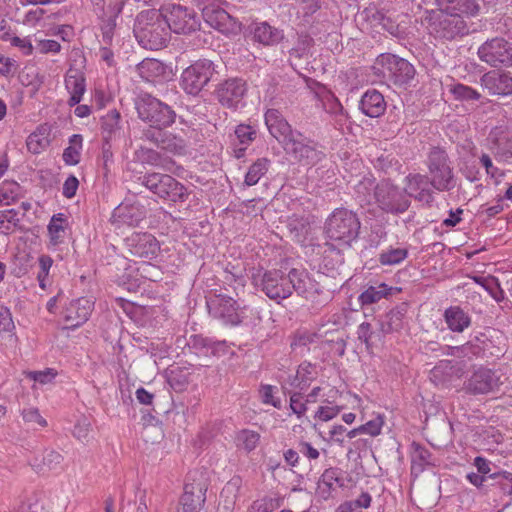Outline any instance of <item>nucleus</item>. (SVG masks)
I'll list each match as a JSON object with an SVG mask.
<instances>
[{
    "instance_id": "obj_27",
    "label": "nucleus",
    "mask_w": 512,
    "mask_h": 512,
    "mask_svg": "<svg viewBox=\"0 0 512 512\" xmlns=\"http://www.w3.org/2000/svg\"><path fill=\"white\" fill-rule=\"evenodd\" d=\"M312 369L313 366L311 363L303 362L300 364L296 373L294 375H289L282 384L283 390H286L287 386L300 391L306 390L315 379Z\"/></svg>"
},
{
    "instance_id": "obj_1",
    "label": "nucleus",
    "mask_w": 512,
    "mask_h": 512,
    "mask_svg": "<svg viewBox=\"0 0 512 512\" xmlns=\"http://www.w3.org/2000/svg\"><path fill=\"white\" fill-rule=\"evenodd\" d=\"M134 36L139 45L147 50H160L169 41V30L164 15L149 9L140 12L133 28Z\"/></svg>"
},
{
    "instance_id": "obj_39",
    "label": "nucleus",
    "mask_w": 512,
    "mask_h": 512,
    "mask_svg": "<svg viewBox=\"0 0 512 512\" xmlns=\"http://www.w3.org/2000/svg\"><path fill=\"white\" fill-rule=\"evenodd\" d=\"M83 137L80 134H73L69 138V146L63 151V161L66 165L74 166L80 162Z\"/></svg>"
},
{
    "instance_id": "obj_36",
    "label": "nucleus",
    "mask_w": 512,
    "mask_h": 512,
    "mask_svg": "<svg viewBox=\"0 0 512 512\" xmlns=\"http://www.w3.org/2000/svg\"><path fill=\"white\" fill-rule=\"evenodd\" d=\"M121 115L116 109L109 110L101 117V133L103 140H111L116 137L121 126Z\"/></svg>"
},
{
    "instance_id": "obj_3",
    "label": "nucleus",
    "mask_w": 512,
    "mask_h": 512,
    "mask_svg": "<svg viewBox=\"0 0 512 512\" xmlns=\"http://www.w3.org/2000/svg\"><path fill=\"white\" fill-rule=\"evenodd\" d=\"M135 108L138 117L151 127H169L175 122V111L150 94L139 95L135 100Z\"/></svg>"
},
{
    "instance_id": "obj_51",
    "label": "nucleus",
    "mask_w": 512,
    "mask_h": 512,
    "mask_svg": "<svg viewBox=\"0 0 512 512\" xmlns=\"http://www.w3.org/2000/svg\"><path fill=\"white\" fill-rule=\"evenodd\" d=\"M470 32V26L464 16L450 12V38L464 36Z\"/></svg>"
},
{
    "instance_id": "obj_46",
    "label": "nucleus",
    "mask_w": 512,
    "mask_h": 512,
    "mask_svg": "<svg viewBox=\"0 0 512 512\" xmlns=\"http://www.w3.org/2000/svg\"><path fill=\"white\" fill-rule=\"evenodd\" d=\"M20 225V218L15 209L0 211V233L9 235Z\"/></svg>"
},
{
    "instance_id": "obj_4",
    "label": "nucleus",
    "mask_w": 512,
    "mask_h": 512,
    "mask_svg": "<svg viewBox=\"0 0 512 512\" xmlns=\"http://www.w3.org/2000/svg\"><path fill=\"white\" fill-rule=\"evenodd\" d=\"M218 64L209 59H199L185 68L181 74L180 85L190 95H198L218 74Z\"/></svg>"
},
{
    "instance_id": "obj_41",
    "label": "nucleus",
    "mask_w": 512,
    "mask_h": 512,
    "mask_svg": "<svg viewBox=\"0 0 512 512\" xmlns=\"http://www.w3.org/2000/svg\"><path fill=\"white\" fill-rule=\"evenodd\" d=\"M407 257L406 248L389 246L380 252L378 261L383 266H393L402 263Z\"/></svg>"
},
{
    "instance_id": "obj_15",
    "label": "nucleus",
    "mask_w": 512,
    "mask_h": 512,
    "mask_svg": "<svg viewBox=\"0 0 512 512\" xmlns=\"http://www.w3.org/2000/svg\"><path fill=\"white\" fill-rule=\"evenodd\" d=\"M207 485L202 481L185 484L177 512H198L206 500Z\"/></svg>"
},
{
    "instance_id": "obj_22",
    "label": "nucleus",
    "mask_w": 512,
    "mask_h": 512,
    "mask_svg": "<svg viewBox=\"0 0 512 512\" xmlns=\"http://www.w3.org/2000/svg\"><path fill=\"white\" fill-rule=\"evenodd\" d=\"M392 330L391 322H362L358 328V338L366 344L367 350L382 341Z\"/></svg>"
},
{
    "instance_id": "obj_45",
    "label": "nucleus",
    "mask_w": 512,
    "mask_h": 512,
    "mask_svg": "<svg viewBox=\"0 0 512 512\" xmlns=\"http://www.w3.org/2000/svg\"><path fill=\"white\" fill-rule=\"evenodd\" d=\"M224 284L233 288L234 291L244 289L246 280L241 270H238L234 265L229 263L223 272Z\"/></svg>"
},
{
    "instance_id": "obj_17",
    "label": "nucleus",
    "mask_w": 512,
    "mask_h": 512,
    "mask_svg": "<svg viewBox=\"0 0 512 512\" xmlns=\"http://www.w3.org/2000/svg\"><path fill=\"white\" fill-rule=\"evenodd\" d=\"M286 276L287 279H289L290 295L293 290H295L298 295L305 297H309L320 291L319 283L312 279L305 269L293 268Z\"/></svg>"
},
{
    "instance_id": "obj_52",
    "label": "nucleus",
    "mask_w": 512,
    "mask_h": 512,
    "mask_svg": "<svg viewBox=\"0 0 512 512\" xmlns=\"http://www.w3.org/2000/svg\"><path fill=\"white\" fill-rule=\"evenodd\" d=\"M450 10L462 16H471L477 13L478 6L475 0H450Z\"/></svg>"
},
{
    "instance_id": "obj_12",
    "label": "nucleus",
    "mask_w": 512,
    "mask_h": 512,
    "mask_svg": "<svg viewBox=\"0 0 512 512\" xmlns=\"http://www.w3.org/2000/svg\"><path fill=\"white\" fill-rule=\"evenodd\" d=\"M125 245L131 255L153 259L160 250L159 242L150 233L134 232L125 239Z\"/></svg>"
},
{
    "instance_id": "obj_11",
    "label": "nucleus",
    "mask_w": 512,
    "mask_h": 512,
    "mask_svg": "<svg viewBox=\"0 0 512 512\" xmlns=\"http://www.w3.org/2000/svg\"><path fill=\"white\" fill-rule=\"evenodd\" d=\"M247 92L242 78H229L218 85L216 97L220 104L229 109H237Z\"/></svg>"
},
{
    "instance_id": "obj_37",
    "label": "nucleus",
    "mask_w": 512,
    "mask_h": 512,
    "mask_svg": "<svg viewBox=\"0 0 512 512\" xmlns=\"http://www.w3.org/2000/svg\"><path fill=\"white\" fill-rule=\"evenodd\" d=\"M62 461L63 456L59 452L54 450H46L41 460L35 457L31 461V466L37 472H44L46 470H56L60 468Z\"/></svg>"
},
{
    "instance_id": "obj_43",
    "label": "nucleus",
    "mask_w": 512,
    "mask_h": 512,
    "mask_svg": "<svg viewBox=\"0 0 512 512\" xmlns=\"http://www.w3.org/2000/svg\"><path fill=\"white\" fill-rule=\"evenodd\" d=\"M375 179L364 176L354 187L355 195L361 203H370L376 191Z\"/></svg>"
},
{
    "instance_id": "obj_16",
    "label": "nucleus",
    "mask_w": 512,
    "mask_h": 512,
    "mask_svg": "<svg viewBox=\"0 0 512 512\" xmlns=\"http://www.w3.org/2000/svg\"><path fill=\"white\" fill-rule=\"evenodd\" d=\"M500 385V377L495 372L480 368L469 379L467 389L473 394H487L497 390Z\"/></svg>"
},
{
    "instance_id": "obj_7",
    "label": "nucleus",
    "mask_w": 512,
    "mask_h": 512,
    "mask_svg": "<svg viewBox=\"0 0 512 512\" xmlns=\"http://www.w3.org/2000/svg\"><path fill=\"white\" fill-rule=\"evenodd\" d=\"M280 144L287 154L307 165L320 161L323 156L322 152L316 149L314 142L298 130L291 132V135L284 138Z\"/></svg>"
},
{
    "instance_id": "obj_49",
    "label": "nucleus",
    "mask_w": 512,
    "mask_h": 512,
    "mask_svg": "<svg viewBox=\"0 0 512 512\" xmlns=\"http://www.w3.org/2000/svg\"><path fill=\"white\" fill-rule=\"evenodd\" d=\"M143 309L144 308L142 306H138L135 303L123 298H118L115 300L114 310L119 318H121L120 311H122L124 315H126L131 320H134L135 318L142 315Z\"/></svg>"
},
{
    "instance_id": "obj_64",
    "label": "nucleus",
    "mask_w": 512,
    "mask_h": 512,
    "mask_svg": "<svg viewBox=\"0 0 512 512\" xmlns=\"http://www.w3.org/2000/svg\"><path fill=\"white\" fill-rule=\"evenodd\" d=\"M21 414L26 423H36L42 427L47 425L46 420L40 415L37 408L23 409Z\"/></svg>"
},
{
    "instance_id": "obj_10",
    "label": "nucleus",
    "mask_w": 512,
    "mask_h": 512,
    "mask_svg": "<svg viewBox=\"0 0 512 512\" xmlns=\"http://www.w3.org/2000/svg\"><path fill=\"white\" fill-rule=\"evenodd\" d=\"M428 168L432 187L438 191L448 189V155L444 148L433 147L428 155Z\"/></svg>"
},
{
    "instance_id": "obj_44",
    "label": "nucleus",
    "mask_w": 512,
    "mask_h": 512,
    "mask_svg": "<svg viewBox=\"0 0 512 512\" xmlns=\"http://www.w3.org/2000/svg\"><path fill=\"white\" fill-rule=\"evenodd\" d=\"M187 144V140L182 136L166 131L160 148L173 154L182 155L186 152Z\"/></svg>"
},
{
    "instance_id": "obj_30",
    "label": "nucleus",
    "mask_w": 512,
    "mask_h": 512,
    "mask_svg": "<svg viewBox=\"0 0 512 512\" xmlns=\"http://www.w3.org/2000/svg\"><path fill=\"white\" fill-rule=\"evenodd\" d=\"M138 75L147 82H156L166 73L165 65L154 58H146L136 66Z\"/></svg>"
},
{
    "instance_id": "obj_18",
    "label": "nucleus",
    "mask_w": 512,
    "mask_h": 512,
    "mask_svg": "<svg viewBox=\"0 0 512 512\" xmlns=\"http://www.w3.org/2000/svg\"><path fill=\"white\" fill-rule=\"evenodd\" d=\"M406 185L403 189L408 199L410 197L416 200L429 204L433 201L431 186L432 180L429 181L428 177L421 174H409L406 177Z\"/></svg>"
},
{
    "instance_id": "obj_34",
    "label": "nucleus",
    "mask_w": 512,
    "mask_h": 512,
    "mask_svg": "<svg viewBox=\"0 0 512 512\" xmlns=\"http://www.w3.org/2000/svg\"><path fill=\"white\" fill-rule=\"evenodd\" d=\"M398 291H400V289L389 287L385 283H380L377 286H370L365 291H363L359 295L358 301L362 306L370 305Z\"/></svg>"
},
{
    "instance_id": "obj_62",
    "label": "nucleus",
    "mask_w": 512,
    "mask_h": 512,
    "mask_svg": "<svg viewBox=\"0 0 512 512\" xmlns=\"http://www.w3.org/2000/svg\"><path fill=\"white\" fill-rule=\"evenodd\" d=\"M76 307V318L80 320H89V317L92 313V307L93 303L86 299V298H80L75 303Z\"/></svg>"
},
{
    "instance_id": "obj_19",
    "label": "nucleus",
    "mask_w": 512,
    "mask_h": 512,
    "mask_svg": "<svg viewBox=\"0 0 512 512\" xmlns=\"http://www.w3.org/2000/svg\"><path fill=\"white\" fill-rule=\"evenodd\" d=\"M344 474L346 473L338 467H329L323 471L318 481V489L323 498L330 497L336 487H348L351 477H344Z\"/></svg>"
},
{
    "instance_id": "obj_40",
    "label": "nucleus",
    "mask_w": 512,
    "mask_h": 512,
    "mask_svg": "<svg viewBox=\"0 0 512 512\" xmlns=\"http://www.w3.org/2000/svg\"><path fill=\"white\" fill-rule=\"evenodd\" d=\"M271 161L268 158L257 159L249 168L245 175L244 183L247 186L256 185L259 180L268 172Z\"/></svg>"
},
{
    "instance_id": "obj_8",
    "label": "nucleus",
    "mask_w": 512,
    "mask_h": 512,
    "mask_svg": "<svg viewBox=\"0 0 512 512\" xmlns=\"http://www.w3.org/2000/svg\"><path fill=\"white\" fill-rule=\"evenodd\" d=\"M477 55L491 67L512 66V43L501 37L487 40L479 46Z\"/></svg>"
},
{
    "instance_id": "obj_50",
    "label": "nucleus",
    "mask_w": 512,
    "mask_h": 512,
    "mask_svg": "<svg viewBox=\"0 0 512 512\" xmlns=\"http://www.w3.org/2000/svg\"><path fill=\"white\" fill-rule=\"evenodd\" d=\"M26 145L29 152L40 154L49 146V139L41 130H38L28 136Z\"/></svg>"
},
{
    "instance_id": "obj_25",
    "label": "nucleus",
    "mask_w": 512,
    "mask_h": 512,
    "mask_svg": "<svg viewBox=\"0 0 512 512\" xmlns=\"http://www.w3.org/2000/svg\"><path fill=\"white\" fill-rule=\"evenodd\" d=\"M143 218L142 210L134 205H119L112 213V222L118 227L137 226Z\"/></svg>"
},
{
    "instance_id": "obj_31",
    "label": "nucleus",
    "mask_w": 512,
    "mask_h": 512,
    "mask_svg": "<svg viewBox=\"0 0 512 512\" xmlns=\"http://www.w3.org/2000/svg\"><path fill=\"white\" fill-rule=\"evenodd\" d=\"M426 19L429 34L444 42L448 36V12L431 11Z\"/></svg>"
},
{
    "instance_id": "obj_23",
    "label": "nucleus",
    "mask_w": 512,
    "mask_h": 512,
    "mask_svg": "<svg viewBox=\"0 0 512 512\" xmlns=\"http://www.w3.org/2000/svg\"><path fill=\"white\" fill-rule=\"evenodd\" d=\"M387 108V103L382 93L376 89H368L359 101V109L370 118L382 116Z\"/></svg>"
},
{
    "instance_id": "obj_58",
    "label": "nucleus",
    "mask_w": 512,
    "mask_h": 512,
    "mask_svg": "<svg viewBox=\"0 0 512 512\" xmlns=\"http://www.w3.org/2000/svg\"><path fill=\"white\" fill-rule=\"evenodd\" d=\"M430 380L437 386L446 387L448 373L446 372V362L441 361L430 372Z\"/></svg>"
},
{
    "instance_id": "obj_6",
    "label": "nucleus",
    "mask_w": 512,
    "mask_h": 512,
    "mask_svg": "<svg viewBox=\"0 0 512 512\" xmlns=\"http://www.w3.org/2000/svg\"><path fill=\"white\" fill-rule=\"evenodd\" d=\"M373 198L378 207L386 213L401 214L410 206V200L404 190L386 179L377 183Z\"/></svg>"
},
{
    "instance_id": "obj_53",
    "label": "nucleus",
    "mask_w": 512,
    "mask_h": 512,
    "mask_svg": "<svg viewBox=\"0 0 512 512\" xmlns=\"http://www.w3.org/2000/svg\"><path fill=\"white\" fill-rule=\"evenodd\" d=\"M497 302L503 299V291L500 289L499 283L494 277L474 278Z\"/></svg>"
},
{
    "instance_id": "obj_61",
    "label": "nucleus",
    "mask_w": 512,
    "mask_h": 512,
    "mask_svg": "<svg viewBox=\"0 0 512 512\" xmlns=\"http://www.w3.org/2000/svg\"><path fill=\"white\" fill-rule=\"evenodd\" d=\"M116 27V20L113 17H108L106 20H103L101 24V32H102V43L105 45H111L114 37V31Z\"/></svg>"
},
{
    "instance_id": "obj_47",
    "label": "nucleus",
    "mask_w": 512,
    "mask_h": 512,
    "mask_svg": "<svg viewBox=\"0 0 512 512\" xmlns=\"http://www.w3.org/2000/svg\"><path fill=\"white\" fill-rule=\"evenodd\" d=\"M314 40L308 34L298 35L296 44L288 50V54L291 59L300 60L308 55L310 48L312 47Z\"/></svg>"
},
{
    "instance_id": "obj_2",
    "label": "nucleus",
    "mask_w": 512,
    "mask_h": 512,
    "mask_svg": "<svg viewBox=\"0 0 512 512\" xmlns=\"http://www.w3.org/2000/svg\"><path fill=\"white\" fill-rule=\"evenodd\" d=\"M360 226L356 213L346 208H337L326 219L324 229L330 240L350 246L358 238Z\"/></svg>"
},
{
    "instance_id": "obj_59",
    "label": "nucleus",
    "mask_w": 512,
    "mask_h": 512,
    "mask_svg": "<svg viewBox=\"0 0 512 512\" xmlns=\"http://www.w3.org/2000/svg\"><path fill=\"white\" fill-rule=\"evenodd\" d=\"M277 388L275 386L264 384L260 387V395L264 404H269L275 408H280L281 401L279 398L274 397V392Z\"/></svg>"
},
{
    "instance_id": "obj_20",
    "label": "nucleus",
    "mask_w": 512,
    "mask_h": 512,
    "mask_svg": "<svg viewBox=\"0 0 512 512\" xmlns=\"http://www.w3.org/2000/svg\"><path fill=\"white\" fill-rule=\"evenodd\" d=\"M264 121L270 135L279 143L294 131L278 109H267L264 113Z\"/></svg>"
},
{
    "instance_id": "obj_13",
    "label": "nucleus",
    "mask_w": 512,
    "mask_h": 512,
    "mask_svg": "<svg viewBox=\"0 0 512 512\" xmlns=\"http://www.w3.org/2000/svg\"><path fill=\"white\" fill-rule=\"evenodd\" d=\"M480 85L490 96L512 95V75L510 72L491 70L480 78Z\"/></svg>"
},
{
    "instance_id": "obj_29",
    "label": "nucleus",
    "mask_w": 512,
    "mask_h": 512,
    "mask_svg": "<svg viewBox=\"0 0 512 512\" xmlns=\"http://www.w3.org/2000/svg\"><path fill=\"white\" fill-rule=\"evenodd\" d=\"M411 448L412 475L418 476L425 470L426 467L435 465L432 455L426 447L420 445L419 443L413 442Z\"/></svg>"
},
{
    "instance_id": "obj_14",
    "label": "nucleus",
    "mask_w": 512,
    "mask_h": 512,
    "mask_svg": "<svg viewBox=\"0 0 512 512\" xmlns=\"http://www.w3.org/2000/svg\"><path fill=\"white\" fill-rule=\"evenodd\" d=\"M261 290L273 300H281L290 296L289 279L280 270L266 271L260 278Z\"/></svg>"
},
{
    "instance_id": "obj_33",
    "label": "nucleus",
    "mask_w": 512,
    "mask_h": 512,
    "mask_svg": "<svg viewBox=\"0 0 512 512\" xmlns=\"http://www.w3.org/2000/svg\"><path fill=\"white\" fill-rule=\"evenodd\" d=\"M189 192L187 188L168 174L167 183H165L161 199L171 203H182L187 200Z\"/></svg>"
},
{
    "instance_id": "obj_24",
    "label": "nucleus",
    "mask_w": 512,
    "mask_h": 512,
    "mask_svg": "<svg viewBox=\"0 0 512 512\" xmlns=\"http://www.w3.org/2000/svg\"><path fill=\"white\" fill-rule=\"evenodd\" d=\"M65 87L70 94L69 106L78 105L86 90L85 78L82 72L77 69H69L65 76Z\"/></svg>"
},
{
    "instance_id": "obj_48",
    "label": "nucleus",
    "mask_w": 512,
    "mask_h": 512,
    "mask_svg": "<svg viewBox=\"0 0 512 512\" xmlns=\"http://www.w3.org/2000/svg\"><path fill=\"white\" fill-rule=\"evenodd\" d=\"M259 440L260 434L249 429L239 431L236 436L237 446L248 453L257 447Z\"/></svg>"
},
{
    "instance_id": "obj_21",
    "label": "nucleus",
    "mask_w": 512,
    "mask_h": 512,
    "mask_svg": "<svg viewBox=\"0 0 512 512\" xmlns=\"http://www.w3.org/2000/svg\"><path fill=\"white\" fill-rule=\"evenodd\" d=\"M207 307L211 317L219 320H239L237 314V302L229 296L216 295L207 301Z\"/></svg>"
},
{
    "instance_id": "obj_35",
    "label": "nucleus",
    "mask_w": 512,
    "mask_h": 512,
    "mask_svg": "<svg viewBox=\"0 0 512 512\" xmlns=\"http://www.w3.org/2000/svg\"><path fill=\"white\" fill-rule=\"evenodd\" d=\"M167 178L168 174L151 172L139 176L138 181L151 193L161 199L165 183H167Z\"/></svg>"
},
{
    "instance_id": "obj_54",
    "label": "nucleus",
    "mask_w": 512,
    "mask_h": 512,
    "mask_svg": "<svg viewBox=\"0 0 512 512\" xmlns=\"http://www.w3.org/2000/svg\"><path fill=\"white\" fill-rule=\"evenodd\" d=\"M450 91L456 98L463 100H479L481 97L477 90L462 84L453 85Z\"/></svg>"
},
{
    "instance_id": "obj_55",
    "label": "nucleus",
    "mask_w": 512,
    "mask_h": 512,
    "mask_svg": "<svg viewBox=\"0 0 512 512\" xmlns=\"http://www.w3.org/2000/svg\"><path fill=\"white\" fill-rule=\"evenodd\" d=\"M165 128L166 127H151L149 125L148 128L143 130L142 139L149 141L150 143L160 148L164 134L166 132L164 131Z\"/></svg>"
},
{
    "instance_id": "obj_28",
    "label": "nucleus",
    "mask_w": 512,
    "mask_h": 512,
    "mask_svg": "<svg viewBox=\"0 0 512 512\" xmlns=\"http://www.w3.org/2000/svg\"><path fill=\"white\" fill-rule=\"evenodd\" d=\"M253 36L255 41L263 45L274 46L284 39V32L264 21L255 24Z\"/></svg>"
},
{
    "instance_id": "obj_60",
    "label": "nucleus",
    "mask_w": 512,
    "mask_h": 512,
    "mask_svg": "<svg viewBox=\"0 0 512 512\" xmlns=\"http://www.w3.org/2000/svg\"><path fill=\"white\" fill-rule=\"evenodd\" d=\"M384 424L382 416L378 415L376 418L359 426L362 434H368L372 437L378 436L381 433Z\"/></svg>"
},
{
    "instance_id": "obj_57",
    "label": "nucleus",
    "mask_w": 512,
    "mask_h": 512,
    "mask_svg": "<svg viewBox=\"0 0 512 512\" xmlns=\"http://www.w3.org/2000/svg\"><path fill=\"white\" fill-rule=\"evenodd\" d=\"M57 376V371L53 368H46L42 371H28L26 372V377L38 382L40 384H47L53 381V379Z\"/></svg>"
},
{
    "instance_id": "obj_9",
    "label": "nucleus",
    "mask_w": 512,
    "mask_h": 512,
    "mask_svg": "<svg viewBox=\"0 0 512 512\" xmlns=\"http://www.w3.org/2000/svg\"><path fill=\"white\" fill-rule=\"evenodd\" d=\"M164 18L168 30L176 34L189 35L199 31L201 27L199 15L193 9L179 4H172Z\"/></svg>"
},
{
    "instance_id": "obj_26",
    "label": "nucleus",
    "mask_w": 512,
    "mask_h": 512,
    "mask_svg": "<svg viewBox=\"0 0 512 512\" xmlns=\"http://www.w3.org/2000/svg\"><path fill=\"white\" fill-rule=\"evenodd\" d=\"M202 17L210 27L222 33H227L233 22V18L229 13L221 8H213L212 6L202 8Z\"/></svg>"
},
{
    "instance_id": "obj_56",
    "label": "nucleus",
    "mask_w": 512,
    "mask_h": 512,
    "mask_svg": "<svg viewBox=\"0 0 512 512\" xmlns=\"http://www.w3.org/2000/svg\"><path fill=\"white\" fill-rule=\"evenodd\" d=\"M73 435L82 443H88L91 440V424L87 419H81L75 424Z\"/></svg>"
},
{
    "instance_id": "obj_63",
    "label": "nucleus",
    "mask_w": 512,
    "mask_h": 512,
    "mask_svg": "<svg viewBox=\"0 0 512 512\" xmlns=\"http://www.w3.org/2000/svg\"><path fill=\"white\" fill-rule=\"evenodd\" d=\"M306 404V401L302 402V394L300 392H295L290 395V408L298 418L302 417L307 411Z\"/></svg>"
},
{
    "instance_id": "obj_5",
    "label": "nucleus",
    "mask_w": 512,
    "mask_h": 512,
    "mask_svg": "<svg viewBox=\"0 0 512 512\" xmlns=\"http://www.w3.org/2000/svg\"><path fill=\"white\" fill-rule=\"evenodd\" d=\"M376 67H381V73L395 86L406 87L415 77L414 66L404 58L384 53L377 57Z\"/></svg>"
},
{
    "instance_id": "obj_38",
    "label": "nucleus",
    "mask_w": 512,
    "mask_h": 512,
    "mask_svg": "<svg viewBox=\"0 0 512 512\" xmlns=\"http://www.w3.org/2000/svg\"><path fill=\"white\" fill-rule=\"evenodd\" d=\"M234 133L240 145L236 150V157L240 158L244 155L247 147L256 139L257 130L249 124H239L236 126Z\"/></svg>"
},
{
    "instance_id": "obj_42",
    "label": "nucleus",
    "mask_w": 512,
    "mask_h": 512,
    "mask_svg": "<svg viewBox=\"0 0 512 512\" xmlns=\"http://www.w3.org/2000/svg\"><path fill=\"white\" fill-rule=\"evenodd\" d=\"M22 195V188L16 181L5 180L0 184V206H8Z\"/></svg>"
},
{
    "instance_id": "obj_32",
    "label": "nucleus",
    "mask_w": 512,
    "mask_h": 512,
    "mask_svg": "<svg viewBox=\"0 0 512 512\" xmlns=\"http://www.w3.org/2000/svg\"><path fill=\"white\" fill-rule=\"evenodd\" d=\"M48 234L50 243L53 246L63 244L66 239L68 229V219L64 213H57L52 216L48 224Z\"/></svg>"
}]
</instances>
